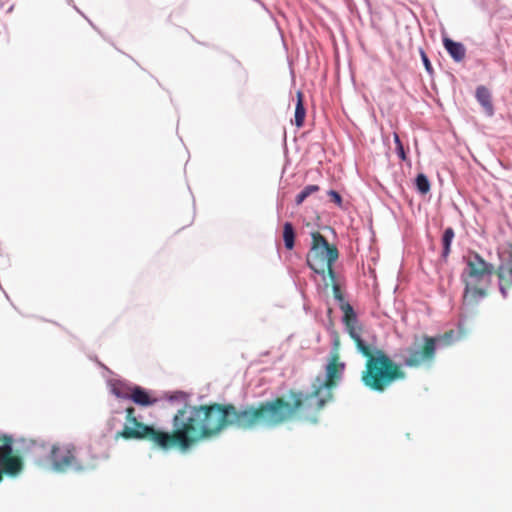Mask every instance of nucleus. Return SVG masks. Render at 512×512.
Instances as JSON below:
<instances>
[{
    "label": "nucleus",
    "mask_w": 512,
    "mask_h": 512,
    "mask_svg": "<svg viewBox=\"0 0 512 512\" xmlns=\"http://www.w3.org/2000/svg\"><path fill=\"white\" fill-rule=\"evenodd\" d=\"M126 423L115 438L147 440L153 447L169 451L175 447L188 450L194 444L218 436L228 426L253 429V423H245L242 416L247 407L238 410L232 404L185 405L174 415L172 432L156 429L138 420L133 407L126 408Z\"/></svg>",
    "instance_id": "f257e3e1"
},
{
    "label": "nucleus",
    "mask_w": 512,
    "mask_h": 512,
    "mask_svg": "<svg viewBox=\"0 0 512 512\" xmlns=\"http://www.w3.org/2000/svg\"><path fill=\"white\" fill-rule=\"evenodd\" d=\"M344 370L345 363L340 360L336 344L325 367V379L322 381L317 377L311 392L291 389L286 397L278 396L257 406H247L242 420L253 423L255 428H274L294 420L316 424L320 412L332 401L333 389L341 380Z\"/></svg>",
    "instance_id": "f03ea898"
},
{
    "label": "nucleus",
    "mask_w": 512,
    "mask_h": 512,
    "mask_svg": "<svg viewBox=\"0 0 512 512\" xmlns=\"http://www.w3.org/2000/svg\"><path fill=\"white\" fill-rule=\"evenodd\" d=\"M343 321L358 352L366 357L361 381L371 391L382 393L398 380H404L406 373L401 365L394 362L382 349L372 348L361 337L362 327L350 304L342 306Z\"/></svg>",
    "instance_id": "7ed1b4c3"
},
{
    "label": "nucleus",
    "mask_w": 512,
    "mask_h": 512,
    "mask_svg": "<svg viewBox=\"0 0 512 512\" xmlns=\"http://www.w3.org/2000/svg\"><path fill=\"white\" fill-rule=\"evenodd\" d=\"M311 238V247L306 256L308 267L315 273L322 275L324 281L326 272L328 279H333V264L339 257L337 247L328 243L327 239L318 231L313 232Z\"/></svg>",
    "instance_id": "20e7f679"
},
{
    "label": "nucleus",
    "mask_w": 512,
    "mask_h": 512,
    "mask_svg": "<svg viewBox=\"0 0 512 512\" xmlns=\"http://www.w3.org/2000/svg\"><path fill=\"white\" fill-rule=\"evenodd\" d=\"M455 333L449 330L442 335L432 337L422 336L423 344L421 347H408L403 356V364L406 367L418 368L423 365H430L435 359L437 344L449 346L452 344Z\"/></svg>",
    "instance_id": "39448f33"
},
{
    "label": "nucleus",
    "mask_w": 512,
    "mask_h": 512,
    "mask_svg": "<svg viewBox=\"0 0 512 512\" xmlns=\"http://www.w3.org/2000/svg\"><path fill=\"white\" fill-rule=\"evenodd\" d=\"M49 461L52 469L64 473L68 470L81 472L94 469L97 466L96 459L89 462H82L77 457V447L73 443L57 442L50 447Z\"/></svg>",
    "instance_id": "423d86ee"
},
{
    "label": "nucleus",
    "mask_w": 512,
    "mask_h": 512,
    "mask_svg": "<svg viewBox=\"0 0 512 512\" xmlns=\"http://www.w3.org/2000/svg\"><path fill=\"white\" fill-rule=\"evenodd\" d=\"M495 272H464L465 283L464 301L469 305H475L487 295V287L490 278Z\"/></svg>",
    "instance_id": "0eeeda50"
},
{
    "label": "nucleus",
    "mask_w": 512,
    "mask_h": 512,
    "mask_svg": "<svg viewBox=\"0 0 512 512\" xmlns=\"http://www.w3.org/2000/svg\"><path fill=\"white\" fill-rule=\"evenodd\" d=\"M0 470L9 476L18 475L23 469V461L20 456L13 453L14 439L11 435H0Z\"/></svg>",
    "instance_id": "6e6552de"
},
{
    "label": "nucleus",
    "mask_w": 512,
    "mask_h": 512,
    "mask_svg": "<svg viewBox=\"0 0 512 512\" xmlns=\"http://www.w3.org/2000/svg\"><path fill=\"white\" fill-rule=\"evenodd\" d=\"M498 268L495 270L494 265L488 263L478 253H472L467 259V269L465 272H495L497 275Z\"/></svg>",
    "instance_id": "1a4fd4ad"
},
{
    "label": "nucleus",
    "mask_w": 512,
    "mask_h": 512,
    "mask_svg": "<svg viewBox=\"0 0 512 512\" xmlns=\"http://www.w3.org/2000/svg\"><path fill=\"white\" fill-rule=\"evenodd\" d=\"M129 399L140 406H151L157 402L156 398H152L149 393L140 386L130 388Z\"/></svg>",
    "instance_id": "9d476101"
},
{
    "label": "nucleus",
    "mask_w": 512,
    "mask_h": 512,
    "mask_svg": "<svg viewBox=\"0 0 512 512\" xmlns=\"http://www.w3.org/2000/svg\"><path fill=\"white\" fill-rule=\"evenodd\" d=\"M443 44L447 52L455 61L460 62L465 58L466 49L462 43L445 38Z\"/></svg>",
    "instance_id": "9b49d317"
},
{
    "label": "nucleus",
    "mask_w": 512,
    "mask_h": 512,
    "mask_svg": "<svg viewBox=\"0 0 512 512\" xmlns=\"http://www.w3.org/2000/svg\"><path fill=\"white\" fill-rule=\"evenodd\" d=\"M297 103L295 107L294 124L300 128L303 126L306 116V110L304 107V95L301 91L296 93Z\"/></svg>",
    "instance_id": "f8f14e48"
},
{
    "label": "nucleus",
    "mask_w": 512,
    "mask_h": 512,
    "mask_svg": "<svg viewBox=\"0 0 512 512\" xmlns=\"http://www.w3.org/2000/svg\"><path fill=\"white\" fill-rule=\"evenodd\" d=\"M476 98L479 101V103L485 108L488 114L491 115L493 113V105L489 90L484 86H479L476 89Z\"/></svg>",
    "instance_id": "ddd939ff"
},
{
    "label": "nucleus",
    "mask_w": 512,
    "mask_h": 512,
    "mask_svg": "<svg viewBox=\"0 0 512 512\" xmlns=\"http://www.w3.org/2000/svg\"><path fill=\"white\" fill-rule=\"evenodd\" d=\"M283 240L288 250L293 249L295 245V231L290 222H286L283 226Z\"/></svg>",
    "instance_id": "4468645a"
},
{
    "label": "nucleus",
    "mask_w": 512,
    "mask_h": 512,
    "mask_svg": "<svg viewBox=\"0 0 512 512\" xmlns=\"http://www.w3.org/2000/svg\"><path fill=\"white\" fill-rule=\"evenodd\" d=\"M455 236L454 230L451 227H448L445 229L443 236H442V244H443V251L442 256L443 258H447L450 254V246L451 242Z\"/></svg>",
    "instance_id": "2eb2a0df"
},
{
    "label": "nucleus",
    "mask_w": 512,
    "mask_h": 512,
    "mask_svg": "<svg viewBox=\"0 0 512 512\" xmlns=\"http://www.w3.org/2000/svg\"><path fill=\"white\" fill-rule=\"evenodd\" d=\"M325 286L326 287H328V286L332 287V291H333V295H334L335 299L340 301V302H342L341 307L346 304V303H344V296H343V293L341 291L340 285L337 283L336 273L335 272H334V278L333 279H329V282H326Z\"/></svg>",
    "instance_id": "dca6fc26"
},
{
    "label": "nucleus",
    "mask_w": 512,
    "mask_h": 512,
    "mask_svg": "<svg viewBox=\"0 0 512 512\" xmlns=\"http://www.w3.org/2000/svg\"><path fill=\"white\" fill-rule=\"evenodd\" d=\"M319 191L318 185H308L306 186L297 196L295 202L297 205H300L304 202V200L310 196L311 194Z\"/></svg>",
    "instance_id": "f3484780"
},
{
    "label": "nucleus",
    "mask_w": 512,
    "mask_h": 512,
    "mask_svg": "<svg viewBox=\"0 0 512 512\" xmlns=\"http://www.w3.org/2000/svg\"><path fill=\"white\" fill-rule=\"evenodd\" d=\"M417 190L425 195L430 191V182L424 174H418L416 177Z\"/></svg>",
    "instance_id": "a211bd4d"
},
{
    "label": "nucleus",
    "mask_w": 512,
    "mask_h": 512,
    "mask_svg": "<svg viewBox=\"0 0 512 512\" xmlns=\"http://www.w3.org/2000/svg\"><path fill=\"white\" fill-rule=\"evenodd\" d=\"M393 138H394V142H395V145H396V151H397L398 156L402 160H406V154H405L404 147H403V144H402V142L400 140L399 135L397 133H394Z\"/></svg>",
    "instance_id": "6ab92c4d"
},
{
    "label": "nucleus",
    "mask_w": 512,
    "mask_h": 512,
    "mask_svg": "<svg viewBox=\"0 0 512 512\" xmlns=\"http://www.w3.org/2000/svg\"><path fill=\"white\" fill-rule=\"evenodd\" d=\"M328 196L330 197L331 201H333L337 206H342V197L337 191L330 190L328 192Z\"/></svg>",
    "instance_id": "aec40b11"
},
{
    "label": "nucleus",
    "mask_w": 512,
    "mask_h": 512,
    "mask_svg": "<svg viewBox=\"0 0 512 512\" xmlns=\"http://www.w3.org/2000/svg\"><path fill=\"white\" fill-rule=\"evenodd\" d=\"M46 445L44 443H40L38 441L32 440L29 445V450L31 452H38L41 449H45Z\"/></svg>",
    "instance_id": "412c9836"
},
{
    "label": "nucleus",
    "mask_w": 512,
    "mask_h": 512,
    "mask_svg": "<svg viewBox=\"0 0 512 512\" xmlns=\"http://www.w3.org/2000/svg\"><path fill=\"white\" fill-rule=\"evenodd\" d=\"M113 393L118 397V398H124V399H129V394H130V391H125L124 389L120 388V387H114L113 388Z\"/></svg>",
    "instance_id": "4be33fe9"
},
{
    "label": "nucleus",
    "mask_w": 512,
    "mask_h": 512,
    "mask_svg": "<svg viewBox=\"0 0 512 512\" xmlns=\"http://www.w3.org/2000/svg\"><path fill=\"white\" fill-rule=\"evenodd\" d=\"M421 58H422V61H423V64L426 68V70L428 72H432V65H431V62L430 60L428 59V56L426 55V53L424 51H421Z\"/></svg>",
    "instance_id": "5701e85b"
},
{
    "label": "nucleus",
    "mask_w": 512,
    "mask_h": 512,
    "mask_svg": "<svg viewBox=\"0 0 512 512\" xmlns=\"http://www.w3.org/2000/svg\"><path fill=\"white\" fill-rule=\"evenodd\" d=\"M34 462L37 464V465H42L43 464V461L40 457L38 456H35L34 457Z\"/></svg>",
    "instance_id": "b1692460"
}]
</instances>
